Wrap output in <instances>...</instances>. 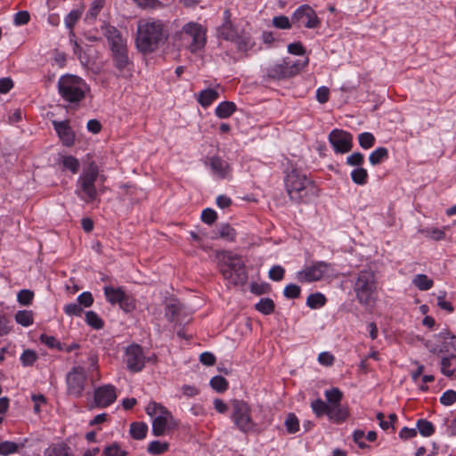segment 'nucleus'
<instances>
[{"label": "nucleus", "instance_id": "nucleus-16", "mask_svg": "<svg viewBox=\"0 0 456 456\" xmlns=\"http://www.w3.org/2000/svg\"><path fill=\"white\" fill-rule=\"evenodd\" d=\"M300 70L297 62L291 63L284 59L281 63L273 65L268 69V76L273 79H285L297 75Z\"/></svg>", "mask_w": 456, "mask_h": 456}, {"label": "nucleus", "instance_id": "nucleus-20", "mask_svg": "<svg viewBox=\"0 0 456 456\" xmlns=\"http://www.w3.org/2000/svg\"><path fill=\"white\" fill-rule=\"evenodd\" d=\"M102 30L109 42L110 50L126 45V39L123 37L121 32L114 26L104 23L102 26Z\"/></svg>", "mask_w": 456, "mask_h": 456}, {"label": "nucleus", "instance_id": "nucleus-26", "mask_svg": "<svg viewBox=\"0 0 456 456\" xmlns=\"http://www.w3.org/2000/svg\"><path fill=\"white\" fill-rule=\"evenodd\" d=\"M219 98V93L216 89L208 88L202 90L198 95L199 103L206 108L212 104L213 102Z\"/></svg>", "mask_w": 456, "mask_h": 456}, {"label": "nucleus", "instance_id": "nucleus-62", "mask_svg": "<svg viewBox=\"0 0 456 456\" xmlns=\"http://www.w3.org/2000/svg\"><path fill=\"white\" fill-rule=\"evenodd\" d=\"M77 303L84 307H89L94 303L93 295L90 292H83L77 297Z\"/></svg>", "mask_w": 456, "mask_h": 456}, {"label": "nucleus", "instance_id": "nucleus-18", "mask_svg": "<svg viewBox=\"0 0 456 456\" xmlns=\"http://www.w3.org/2000/svg\"><path fill=\"white\" fill-rule=\"evenodd\" d=\"M207 164L209 166L212 174L219 179L231 177L232 167L230 164L218 156H213L208 159Z\"/></svg>", "mask_w": 456, "mask_h": 456}, {"label": "nucleus", "instance_id": "nucleus-3", "mask_svg": "<svg viewBox=\"0 0 456 456\" xmlns=\"http://www.w3.org/2000/svg\"><path fill=\"white\" fill-rule=\"evenodd\" d=\"M353 289L360 305H373L378 297V280L374 271L371 269L360 271L353 282Z\"/></svg>", "mask_w": 456, "mask_h": 456}, {"label": "nucleus", "instance_id": "nucleus-47", "mask_svg": "<svg viewBox=\"0 0 456 456\" xmlns=\"http://www.w3.org/2000/svg\"><path fill=\"white\" fill-rule=\"evenodd\" d=\"M210 386L216 392L222 393L228 388V382L222 376H215L210 380Z\"/></svg>", "mask_w": 456, "mask_h": 456}, {"label": "nucleus", "instance_id": "nucleus-10", "mask_svg": "<svg viewBox=\"0 0 456 456\" xmlns=\"http://www.w3.org/2000/svg\"><path fill=\"white\" fill-rule=\"evenodd\" d=\"M334 269L331 264L319 261L298 272L297 278L300 282H312L319 281L326 275H331Z\"/></svg>", "mask_w": 456, "mask_h": 456}, {"label": "nucleus", "instance_id": "nucleus-61", "mask_svg": "<svg viewBox=\"0 0 456 456\" xmlns=\"http://www.w3.org/2000/svg\"><path fill=\"white\" fill-rule=\"evenodd\" d=\"M217 218L216 212L212 208H206L202 211L201 220L207 224H212Z\"/></svg>", "mask_w": 456, "mask_h": 456}, {"label": "nucleus", "instance_id": "nucleus-50", "mask_svg": "<svg viewBox=\"0 0 456 456\" xmlns=\"http://www.w3.org/2000/svg\"><path fill=\"white\" fill-rule=\"evenodd\" d=\"M103 454L105 456H127V452L122 450L118 444L113 443L104 448Z\"/></svg>", "mask_w": 456, "mask_h": 456}, {"label": "nucleus", "instance_id": "nucleus-51", "mask_svg": "<svg viewBox=\"0 0 456 456\" xmlns=\"http://www.w3.org/2000/svg\"><path fill=\"white\" fill-rule=\"evenodd\" d=\"M273 25L280 29H289L292 26V20L285 15H279L273 18L272 20Z\"/></svg>", "mask_w": 456, "mask_h": 456}, {"label": "nucleus", "instance_id": "nucleus-29", "mask_svg": "<svg viewBox=\"0 0 456 456\" xmlns=\"http://www.w3.org/2000/svg\"><path fill=\"white\" fill-rule=\"evenodd\" d=\"M236 110V105L232 102H223L216 108V115L220 118L231 117Z\"/></svg>", "mask_w": 456, "mask_h": 456}, {"label": "nucleus", "instance_id": "nucleus-25", "mask_svg": "<svg viewBox=\"0 0 456 456\" xmlns=\"http://www.w3.org/2000/svg\"><path fill=\"white\" fill-rule=\"evenodd\" d=\"M348 410L346 407L342 406L341 403L334 406H330L329 419L335 423H341L348 417Z\"/></svg>", "mask_w": 456, "mask_h": 456}, {"label": "nucleus", "instance_id": "nucleus-8", "mask_svg": "<svg viewBox=\"0 0 456 456\" xmlns=\"http://www.w3.org/2000/svg\"><path fill=\"white\" fill-rule=\"evenodd\" d=\"M182 41L181 45L187 47L191 53L203 49L207 43V29L197 22H188L176 34Z\"/></svg>", "mask_w": 456, "mask_h": 456}, {"label": "nucleus", "instance_id": "nucleus-23", "mask_svg": "<svg viewBox=\"0 0 456 456\" xmlns=\"http://www.w3.org/2000/svg\"><path fill=\"white\" fill-rule=\"evenodd\" d=\"M441 372L448 378L456 379V355H448L442 358Z\"/></svg>", "mask_w": 456, "mask_h": 456}, {"label": "nucleus", "instance_id": "nucleus-12", "mask_svg": "<svg viewBox=\"0 0 456 456\" xmlns=\"http://www.w3.org/2000/svg\"><path fill=\"white\" fill-rule=\"evenodd\" d=\"M292 23L297 27L306 28H317L321 25V20L316 12L308 4L297 7L291 16Z\"/></svg>", "mask_w": 456, "mask_h": 456}, {"label": "nucleus", "instance_id": "nucleus-33", "mask_svg": "<svg viewBox=\"0 0 456 456\" xmlns=\"http://www.w3.org/2000/svg\"><path fill=\"white\" fill-rule=\"evenodd\" d=\"M213 240L222 238L227 241H234L236 238V231L229 224H222L218 228V235L211 237Z\"/></svg>", "mask_w": 456, "mask_h": 456}, {"label": "nucleus", "instance_id": "nucleus-39", "mask_svg": "<svg viewBox=\"0 0 456 456\" xmlns=\"http://www.w3.org/2000/svg\"><path fill=\"white\" fill-rule=\"evenodd\" d=\"M417 428L419 432V434L422 436H432L434 433H435V427L434 425L425 419H420L417 421Z\"/></svg>", "mask_w": 456, "mask_h": 456}, {"label": "nucleus", "instance_id": "nucleus-17", "mask_svg": "<svg viewBox=\"0 0 456 456\" xmlns=\"http://www.w3.org/2000/svg\"><path fill=\"white\" fill-rule=\"evenodd\" d=\"M94 403L97 407L105 408L117 399L116 388L112 385H103L94 390Z\"/></svg>", "mask_w": 456, "mask_h": 456}, {"label": "nucleus", "instance_id": "nucleus-59", "mask_svg": "<svg viewBox=\"0 0 456 456\" xmlns=\"http://www.w3.org/2000/svg\"><path fill=\"white\" fill-rule=\"evenodd\" d=\"M140 7L149 9H159L163 7L159 0H134Z\"/></svg>", "mask_w": 456, "mask_h": 456}, {"label": "nucleus", "instance_id": "nucleus-7", "mask_svg": "<svg viewBox=\"0 0 456 456\" xmlns=\"http://www.w3.org/2000/svg\"><path fill=\"white\" fill-rule=\"evenodd\" d=\"M58 90L65 101L74 103L79 102L85 98L89 87L81 77L66 74L59 78Z\"/></svg>", "mask_w": 456, "mask_h": 456}, {"label": "nucleus", "instance_id": "nucleus-30", "mask_svg": "<svg viewBox=\"0 0 456 456\" xmlns=\"http://www.w3.org/2000/svg\"><path fill=\"white\" fill-rule=\"evenodd\" d=\"M45 456H72L70 448L65 444H55L49 446L45 452Z\"/></svg>", "mask_w": 456, "mask_h": 456}, {"label": "nucleus", "instance_id": "nucleus-46", "mask_svg": "<svg viewBox=\"0 0 456 456\" xmlns=\"http://www.w3.org/2000/svg\"><path fill=\"white\" fill-rule=\"evenodd\" d=\"M284 425L289 434H295L299 430V421L294 413H289L287 416Z\"/></svg>", "mask_w": 456, "mask_h": 456}, {"label": "nucleus", "instance_id": "nucleus-44", "mask_svg": "<svg viewBox=\"0 0 456 456\" xmlns=\"http://www.w3.org/2000/svg\"><path fill=\"white\" fill-rule=\"evenodd\" d=\"M256 309L264 314H270L274 310V303L271 298H262L256 305Z\"/></svg>", "mask_w": 456, "mask_h": 456}, {"label": "nucleus", "instance_id": "nucleus-60", "mask_svg": "<svg viewBox=\"0 0 456 456\" xmlns=\"http://www.w3.org/2000/svg\"><path fill=\"white\" fill-rule=\"evenodd\" d=\"M285 270L281 265H274L269 271V278L275 281H280L283 279Z\"/></svg>", "mask_w": 456, "mask_h": 456}, {"label": "nucleus", "instance_id": "nucleus-52", "mask_svg": "<svg viewBox=\"0 0 456 456\" xmlns=\"http://www.w3.org/2000/svg\"><path fill=\"white\" fill-rule=\"evenodd\" d=\"M34 298V292L30 289H21L17 294V301L21 305H29Z\"/></svg>", "mask_w": 456, "mask_h": 456}, {"label": "nucleus", "instance_id": "nucleus-32", "mask_svg": "<svg viewBox=\"0 0 456 456\" xmlns=\"http://www.w3.org/2000/svg\"><path fill=\"white\" fill-rule=\"evenodd\" d=\"M105 4V0H94L86 14V20L90 22L96 20Z\"/></svg>", "mask_w": 456, "mask_h": 456}, {"label": "nucleus", "instance_id": "nucleus-35", "mask_svg": "<svg viewBox=\"0 0 456 456\" xmlns=\"http://www.w3.org/2000/svg\"><path fill=\"white\" fill-rule=\"evenodd\" d=\"M412 283L419 290H428L433 287V281L426 274H417L412 279Z\"/></svg>", "mask_w": 456, "mask_h": 456}, {"label": "nucleus", "instance_id": "nucleus-2", "mask_svg": "<svg viewBox=\"0 0 456 456\" xmlns=\"http://www.w3.org/2000/svg\"><path fill=\"white\" fill-rule=\"evenodd\" d=\"M285 188L291 200L306 202L317 195L314 183L303 172L292 169L285 178Z\"/></svg>", "mask_w": 456, "mask_h": 456}, {"label": "nucleus", "instance_id": "nucleus-1", "mask_svg": "<svg viewBox=\"0 0 456 456\" xmlns=\"http://www.w3.org/2000/svg\"><path fill=\"white\" fill-rule=\"evenodd\" d=\"M169 36L167 23L154 17L142 18L137 21L135 43L138 50L150 53L165 43Z\"/></svg>", "mask_w": 456, "mask_h": 456}, {"label": "nucleus", "instance_id": "nucleus-27", "mask_svg": "<svg viewBox=\"0 0 456 456\" xmlns=\"http://www.w3.org/2000/svg\"><path fill=\"white\" fill-rule=\"evenodd\" d=\"M103 290L107 301L111 305L118 304L122 299H124L125 291L122 288L105 286Z\"/></svg>", "mask_w": 456, "mask_h": 456}, {"label": "nucleus", "instance_id": "nucleus-31", "mask_svg": "<svg viewBox=\"0 0 456 456\" xmlns=\"http://www.w3.org/2000/svg\"><path fill=\"white\" fill-rule=\"evenodd\" d=\"M130 435L135 440L143 439L148 432V426L144 422H133L130 425Z\"/></svg>", "mask_w": 456, "mask_h": 456}, {"label": "nucleus", "instance_id": "nucleus-55", "mask_svg": "<svg viewBox=\"0 0 456 456\" xmlns=\"http://www.w3.org/2000/svg\"><path fill=\"white\" fill-rule=\"evenodd\" d=\"M456 402V392L452 389H448L443 393L440 397V403L444 406H451Z\"/></svg>", "mask_w": 456, "mask_h": 456}, {"label": "nucleus", "instance_id": "nucleus-38", "mask_svg": "<svg viewBox=\"0 0 456 456\" xmlns=\"http://www.w3.org/2000/svg\"><path fill=\"white\" fill-rule=\"evenodd\" d=\"M311 408L317 417L329 414L330 406L327 403L318 398L311 403Z\"/></svg>", "mask_w": 456, "mask_h": 456}, {"label": "nucleus", "instance_id": "nucleus-53", "mask_svg": "<svg viewBox=\"0 0 456 456\" xmlns=\"http://www.w3.org/2000/svg\"><path fill=\"white\" fill-rule=\"evenodd\" d=\"M37 359V354L34 350L26 349L20 355V362L24 366H31Z\"/></svg>", "mask_w": 456, "mask_h": 456}, {"label": "nucleus", "instance_id": "nucleus-43", "mask_svg": "<svg viewBox=\"0 0 456 456\" xmlns=\"http://www.w3.org/2000/svg\"><path fill=\"white\" fill-rule=\"evenodd\" d=\"M21 446L11 441L0 442V455L8 456L19 451Z\"/></svg>", "mask_w": 456, "mask_h": 456}, {"label": "nucleus", "instance_id": "nucleus-42", "mask_svg": "<svg viewBox=\"0 0 456 456\" xmlns=\"http://www.w3.org/2000/svg\"><path fill=\"white\" fill-rule=\"evenodd\" d=\"M61 164L65 169L71 171L73 174H77L80 167L78 159L70 155L62 157Z\"/></svg>", "mask_w": 456, "mask_h": 456}, {"label": "nucleus", "instance_id": "nucleus-37", "mask_svg": "<svg viewBox=\"0 0 456 456\" xmlns=\"http://www.w3.org/2000/svg\"><path fill=\"white\" fill-rule=\"evenodd\" d=\"M326 303V297L323 294L317 292L310 294L306 299V305L312 309H316L323 306Z\"/></svg>", "mask_w": 456, "mask_h": 456}, {"label": "nucleus", "instance_id": "nucleus-15", "mask_svg": "<svg viewBox=\"0 0 456 456\" xmlns=\"http://www.w3.org/2000/svg\"><path fill=\"white\" fill-rule=\"evenodd\" d=\"M329 141L337 153H346L353 147L352 134L344 130H332L329 135Z\"/></svg>", "mask_w": 456, "mask_h": 456}, {"label": "nucleus", "instance_id": "nucleus-11", "mask_svg": "<svg viewBox=\"0 0 456 456\" xmlns=\"http://www.w3.org/2000/svg\"><path fill=\"white\" fill-rule=\"evenodd\" d=\"M87 377L85 369L81 366H76L67 374V392L73 397H80L86 388Z\"/></svg>", "mask_w": 456, "mask_h": 456}, {"label": "nucleus", "instance_id": "nucleus-57", "mask_svg": "<svg viewBox=\"0 0 456 456\" xmlns=\"http://www.w3.org/2000/svg\"><path fill=\"white\" fill-rule=\"evenodd\" d=\"M63 311L69 316H80L83 313V308L78 303H70L64 306Z\"/></svg>", "mask_w": 456, "mask_h": 456}, {"label": "nucleus", "instance_id": "nucleus-4", "mask_svg": "<svg viewBox=\"0 0 456 456\" xmlns=\"http://www.w3.org/2000/svg\"><path fill=\"white\" fill-rule=\"evenodd\" d=\"M220 271L224 280L230 285L243 286L248 281V273L245 264L237 255L232 252H223L221 258Z\"/></svg>", "mask_w": 456, "mask_h": 456}, {"label": "nucleus", "instance_id": "nucleus-28", "mask_svg": "<svg viewBox=\"0 0 456 456\" xmlns=\"http://www.w3.org/2000/svg\"><path fill=\"white\" fill-rule=\"evenodd\" d=\"M232 42L236 44L238 51L243 53H246L248 50H250L255 45L249 34L244 32H242L241 34L239 33L237 35V38L234 39Z\"/></svg>", "mask_w": 456, "mask_h": 456}, {"label": "nucleus", "instance_id": "nucleus-64", "mask_svg": "<svg viewBox=\"0 0 456 456\" xmlns=\"http://www.w3.org/2000/svg\"><path fill=\"white\" fill-rule=\"evenodd\" d=\"M330 97V90L326 86H321L316 91V99L317 101L323 104L329 101Z\"/></svg>", "mask_w": 456, "mask_h": 456}, {"label": "nucleus", "instance_id": "nucleus-13", "mask_svg": "<svg viewBox=\"0 0 456 456\" xmlns=\"http://www.w3.org/2000/svg\"><path fill=\"white\" fill-rule=\"evenodd\" d=\"M436 343L428 346L429 351L435 354H447L456 355V336L445 330L436 336Z\"/></svg>", "mask_w": 456, "mask_h": 456}, {"label": "nucleus", "instance_id": "nucleus-36", "mask_svg": "<svg viewBox=\"0 0 456 456\" xmlns=\"http://www.w3.org/2000/svg\"><path fill=\"white\" fill-rule=\"evenodd\" d=\"M387 149L385 147H379L370 154L369 160L371 165L376 166L380 164L384 159H387Z\"/></svg>", "mask_w": 456, "mask_h": 456}, {"label": "nucleus", "instance_id": "nucleus-41", "mask_svg": "<svg viewBox=\"0 0 456 456\" xmlns=\"http://www.w3.org/2000/svg\"><path fill=\"white\" fill-rule=\"evenodd\" d=\"M15 321L21 326L28 327L33 323V313L29 310H20L15 314Z\"/></svg>", "mask_w": 456, "mask_h": 456}, {"label": "nucleus", "instance_id": "nucleus-63", "mask_svg": "<svg viewBox=\"0 0 456 456\" xmlns=\"http://www.w3.org/2000/svg\"><path fill=\"white\" fill-rule=\"evenodd\" d=\"M30 20V15L27 11L18 12L14 16V23L17 26L28 24Z\"/></svg>", "mask_w": 456, "mask_h": 456}, {"label": "nucleus", "instance_id": "nucleus-5", "mask_svg": "<svg viewBox=\"0 0 456 456\" xmlns=\"http://www.w3.org/2000/svg\"><path fill=\"white\" fill-rule=\"evenodd\" d=\"M98 176L99 168L94 162H91L77 181L75 193L86 203L94 202L99 198L95 186Z\"/></svg>", "mask_w": 456, "mask_h": 456}, {"label": "nucleus", "instance_id": "nucleus-21", "mask_svg": "<svg viewBox=\"0 0 456 456\" xmlns=\"http://www.w3.org/2000/svg\"><path fill=\"white\" fill-rule=\"evenodd\" d=\"M183 314L184 307L179 301L172 299L166 305L165 316L169 322L182 323Z\"/></svg>", "mask_w": 456, "mask_h": 456}, {"label": "nucleus", "instance_id": "nucleus-9", "mask_svg": "<svg viewBox=\"0 0 456 456\" xmlns=\"http://www.w3.org/2000/svg\"><path fill=\"white\" fill-rule=\"evenodd\" d=\"M232 419L236 428L242 433H249L256 428V423L251 415V407L243 400L234 399L231 403Z\"/></svg>", "mask_w": 456, "mask_h": 456}, {"label": "nucleus", "instance_id": "nucleus-22", "mask_svg": "<svg viewBox=\"0 0 456 456\" xmlns=\"http://www.w3.org/2000/svg\"><path fill=\"white\" fill-rule=\"evenodd\" d=\"M110 51L115 67L119 71L126 69L130 64L127 45L111 49Z\"/></svg>", "mask_w": 456, "mask_h": 456}, {"label": "nucleus", "instance_id": "nucleus-56", "mask_svg": "<svg viewBox=\"0 0 456 456\" xmlns=\"http://www.w3.org/2000/svg\"><path fill=\"white\" fill-rule=\"evenodd\" d=\"M301 289L296 284H289L284 288L283 294L287 298L294 299L299 297Z\"/></svg>", "mask_w": 456, "mask_h": 456}, {"label": "nucleus", "instance_id": "nucleus-58", "mask_svg": "<svg viewBox=\"0 0 456 456\" xmlns=\"http://www.w3.org/2000/svg\"><path fill=\"white\" fill-rule=\"evenodd\" d=\"M364 162V156L361 152H354L346 158V164L360 167Z\"/></svg>", "mask_w": 456, "mask_h": 456}, {"label": "nucleus", "instance_id": "nucleus-45", "mask_svg": "<svg viewBox=\"0 0 456 456\" xmlns=\"http://www.w3.org/2000/svg\"><path fill=\"white\" fill-rule=\"evenodd\" d=\"M168 450L167 443H161L159 441H152L148 445V452L153 455H160Z\"/></svg>", "mask_w": 456, "mask_h": 456}, {"label": "nucleus", "instance_id": "nucleus-19", "mask_svg": "<svg viewBox=\"0 0 456 456\" xmlns=\"http://www.w3.org/2000/svg\"><path fill=\"white\" fill-rule=\"evenodd\" d=\"M52 124L62 144L67 147L72 146L75 142V134L69 126V122L68 120H53Z\"/></svg>", "mask_w": 456, "mask_h": 456}, {"label": "nucleus", "instance_id": "nucleus-54", "mask_svg": "<svg viewBox=\"0 0 456 456\" xmlns=\"http://www.w3.org/2000/svg\"><path fill=\"white\" fill-rule=\"evenodd\" d=\"M82 15L81 10H72L66 17H65V25L68 28L72 29L77 20L80 19Z\"/></svg>", "mask_w": 456, "mask_h": 456}, {"label": "nucleus", "instance_id": "nucleus-40", "mask_svg": "<svg viewBox=\"0 0 456 456\" xmlns=\"http://www.w3.org/2000/svg\"><path fill=\"white\" fill-rule=\"evenodd\" d=\"M352 181L359 185H364L368 181V172L363 167H357L351 172Z\"/></svg>", "mask_w": 456, "mask_h": 456}, {"label": "nucleus", "instance_id": "nucleus-6", "mask_svg": "<svg viewBox=\"0 0 456 456\" xmlns=\"http://www.w3.org/2000/svg\"><path fill=\"white\" fill-rule=\"evenodd\" d=\"M145 411L149 416L153 418L152 434L156 436H161L178 426L172 413L159 403H149Z\"/></svg>", "mask_w": 456, "mask_h": 456}, {"label": "nucleus", "instance_id": "nucleus-14", "mask_svg": "<svg viewBox=\"0 0 456 456\" xmlns=\"http://www.w3.org/2000/svg\"><path fill=\"white\" fill-rule=\"evenodd\" d=\"M124 361L132 372L141 371L145 365V356L142 346L131 345L126 348Z\"/></svg>", "mask_w": 456, "mask_h": 456}, {"label": "nucleus", "instance_id": "nucleus-48", "mask_svg": "<svg viewBox=\"0 0 456 456\" xmlns=\"http://www.w3.org/2000/svg\"><path fill=\"white\" fill-rule=\"evenodd\" d=\"M86 322L88 325L96 330L102 329L103 327L102 320L98 316L96 313L93 311L86 312Z\"/></svg>", "mask_w": 456, "mask_h": 456}, {"label": "nucleus", "instance_id": "nucleus-34", "mask_svg": "<svg viewBox=\"0 0 456 456\" xmlns=\"http://www.w3.org/2000/svg\"><path fill=\"white\" fill-rule=\"evenodd\" d=\"M324 395L327 400L329 406H334L340 404L343 398V393L337 387H333L330 390H326Z\"/></svg>", "mask_w": 456, "mask_h": 456}, {"label": "nucleus", "instance_id": "nucleus-24", "mask_svg": "<svg viewBox=\"0 0 456 456\" xmlns=\"http://www.w3.org/2000/svg\"><path fill=\"white\" fill-rule=\"evenodd\" d=\"M238 34L239 32L237 28L233 26L231 20L224 21L217 29V35L219 37L232 42L237 38Z\"/></svg>", "mask_w": 456, "mask_h": 456}, {"label": "nucleus", "instance_id": "nucleus-49", "mask_svg": "<svg viewBox=\"0 0 456 456\" xmlns=\"http://www.w3.org/2000/svg\"><path fill=\"white\" fill-rule=\"evenodd\" d=\"M358 141L362 148L368 150L374 145L375 137L372 134L364 132L358 135Z\"/></svg>", "mask_w": 456, "mask_h": 456}]
</instances>
